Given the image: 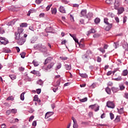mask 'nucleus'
Listing matches in <instances>:
<instances>
[{"label": "nucleus", "mask_w": 128, "mask_h": 128, "mask_svg": "<svg viewBox=\"0 0 128 128\" xmlns=\"http://www.w3.org/2000/svg\"><path fill=\"white\" fill-rule=\"evenodd\" d=\"M92 54L90 50H88L86 54L82 56V60L85 62H88V60L90 58V54Z\"/></svg>", "instance_id": "obj_1"}, {"label": "nucleus", "mask_w": 128, "mask_h": 128, "mask_svg": "<svg viewBox=\"0 0 128 128\" xmlns=\"http://www.w3.org/2000/svg\"><path fill=\"white\" fill-rule=\"evenodd\" d=\"M55 64L56 63L54 62H52L50 64H48L46 67L45 66H44L42 67V70H44L45 72H48V70H50V68H52Z\"/></svg>", "instance_id": "obj_2"}, {"label": "nucleus", "mask_w": 128, "mask_h": 128, "mask_svg": "<svg viewBox=\"0 0 128 128\" xmlns=\"http://www.w3.org/2000/svg\"><path fill=\"white\" fill-rule=\"evenodd\" d=\"M0 42H1V44H8V40L5 38L0 37Z\"/></svg>", "instance_id": "obj_3"}, {"label": "nucleus", "mask_w": 128, "mask_h": 128, "mask_svg": "<svg viewBox=\"0 0 128 128\" xmlns=\"http://www.w3.org/2000/svg\"><path fill=\"white\" fill-rule=\"evenodd\" d=\"M106 106L108 108H114L116 106L114 105V103L112 101H108L106 102Z\"/></svg>", "instance_id": "obj_4"}, {"label": "nucleus", "mask_w": 128, "mask_h": 128, "mask_svg": "<svg viewBox=\"0 0 128 128\" xmlns=\"http://www.w3.org/2000/svg\"><path fill=\"white\" fill-rule=\"evenodd\" d=\"M73 40H74L78 44L80 48H84V44H81L82 39L80 42H78V40L76 38L75 36L74 38H73Z\"/></svg>", "instance_id": "obj_5"}, {"label": "nucleus", "mask_w": 128, "mask_h": 128, "mask_svg": "<svg viewBox=\"0 0 128 128\" xmlns=\"http://www.w3.org/2000/svg\"><path fill=\"white\" fill-rule=\"evenodd\" d=\"M120 5V2L118 0H116L114 4V8L115 10H118V6Z\"/></svg>", "instance_id": "obj_6"}, {"label": "nucleus", "mask_w": 128, "mask_h": 128, "mask_svg": "<svg viewBox=\"0 0 128 128\" xmlns=\"http://www.w3.org/2000/svg\"><path fill=\"white\" fill-rule=\"evenodd\" d=\"M72 120L74 122L73 128H78V122H76V120L74 117H72Z\"/></svg>", "instance_id": "obj_7"}, {"label": "nucleus", "mask_w": 128, "mask_h": 128, "mask_svg": "<svg viewBox=\"0 0 128 128\" xmlns=\"http://www.w3.org/2000/svg\"><path fill=\"white\" fill-rule=\"evenodd\" d=\"M40 51L41 52H48V48H46V46L42 44L41 48H40Z\"/></svg>", "instance_id": "obj_8"}, {"label": "nucleus", "mask_w": 128, "mask_h": 128, "mask_svg": "<svg viewBox=\"0 0 128 128\" xmlns=\"http://www.w3.org/2000/svg\"><path fill=\"white\" fill-rule=\"evenodd\" d=\"M54 114V112H47L45 115V118H50V116H52Z\"/></svg>", "instance_id": "obj_9"}, {"label": "nucleus", "mask_w": 128, "mask_h": 128, "mask_svg": "<svg viewBox=\"0 0 128 128\" xmlns=\"http://www.w3.org/2000/svg\"><path fill=\"white\" fill-rule=\"evenodd\" d=\"M118 10V14H122L124 12V8L121 7L120 8H118L116 9Z\"/></svg>", "instance_id": "obj_10"}, {"label": "nucleus", "mask_w": 128, "mask_h": 128, "mask_svg": "<svg viewBox=\"0 0 128 128\" xmlns=\"http://www.w3.org/2000/svg\"><path fill=\"white\" fill-rule=\"evenodd\" d=\"M26 40L24 39V38H20L18 39V44H20V46H22V44H24Z\"/></svg>", "instance_id": "obj_11"}, {"label": "nucleus", "mask_w": 128, "mask_h": 128, "mask_svg": "<svg viewBox=\"0 0 128 128\" xmlns=\"http://www.w3.org/2000/svg\"><path fill=\"white\" fill-rule=\"evenodd\" d=\"M42 44H38L34 46V48L37 50H40V48H42Z\"/></svg>", "instance_id": "obj_12"}, {"label": "nucleus", "mask_w": 128, "mask_h": 128, "mask_svg": "<svg viewBox=\"0 0 128 128\" xmlns=\"http://www.w3.org/2000/svg\"><path fill=\"white\" fill-rule=\"evenodd\" d=\"M107 26L105 28V30L107 31L108 32V30H110L112 28V24H107Z\"/></svg>", "instance_id": "obj_13"}, {"label": "nucleus", "mask_w": 128, "mask_h": 128, "mask_svg": "<svg viewBox=\"0 0 128 128\" xmlns=\"http://www.w3.org/2000/svg\"><path fill=\"white\" fill-rule=\"evenodd\" d=\"M23 32H24V28H22L21 27H18L17 32L21 34L22 36V34H24V33H22Z\"/></svg>", "instance_id": "obj_14"}, {"label": "nucleus", "mask_w": 128, "mask_h": 128, "mask_svg": "<svg viewBox=\"0 0 128 128\" xmlns=\"http://www.w3.org/2000/svg\"><path fill=\"white\" fill-rule=\"evenodd\" d=\"M14 36H15V40H20V36H22V35L19 33H18V32H15Z\"/></svg>", "instance_id": "obj_15"}, {"label": "nucleus", "mask_w": 128, "mask_h": 128, "mask_svg": "<svg viewBox=\"0 0 128 128\" xmlns=\"http://www.w3.org/2000/svg\"><path fill=\"white\" fill-rule=\"evenodd\" d=\"M52 58L49 57L44 62V64H48V62H52Z\"/></svg>", "instance_id": "obj_16"}, {"label": "nucleus", "mask_w": 128, "mask_h": 128, "mask_svg": "<svg viewBox=\"0 0 128 128\" xmlns=\"http://www.w3.org/2000/svg\"><path fill=\"white\" fill-rule=\"evenodd\" d=\"M88 108H91V110H94V112H96V104L90 105L89 106Z\"/></svg>", "instance_id": "obj_17"}, {"label": "nucleus", "mask_w": 128, "mask_h": 128, "mask_svg": "<svg viewBox=\"0 0 128 128\" xmlns=\"http://www.w3.org/2000/svg\"><path fill=\"white\" fill-rule=\"evenodd\" d=\"M46 32H52V28L51 26L48 27L45 29Z\"/></svg>", "instance_id": "obj_18"}, {"label": "nucleus", "mask_w": 128, "mask_h": 128, "mask_svg": "<svg viewBox=\"0 0 128 128\" xmlns=\"http://www.w3.org/2000/svg\"><path fill=\"white\" fill-rule=\"evenodd\" d=\"M59 11L60 12H62V14H66V10L64 9V8L62 6H60L59 8Z\"/></svg>", "instance_id": "obj_19"}, {"label": "nucleus", "mask_w": 128, "mask_h": 128, "mask_svg": "<svg viewBox=\"0 0 128 128\" xmlns=\"http://www.w3.org/2000/svg\"><path fill=\"white\" fill-rule=\"evenodd\" d=\"M64 67L66 70H72V65L70 64H66L64 65Z\"/></svg>", "instance_id": "obj_20"}, {"label": "nucleus", "mask_w": 128, "mask_h": 128, "mask_svg": "<svg viewBox=\"0 0 128 128\" xmlns=\"http://www.w3.org/2000/svg\"><path fill=\"white\" fill-rule=\"evenodd\" d=\"M12 50H10V48H4L3 49V52H5L6 54H10V52H11Z\"/></svg>", "instance_id": "obj_21"}, {"label": "nucleus", "mask_w": 128, "mask_h": 128, "mask_svg": "<svg viewBox=\"0 0 128 128\" xmlns=\"http://www.w3.org/2000/svg\"><path fill=\"white\" fill-rule=\"evenodd\" d=\"M96 32V30L94 28H92L88 32L87 36H88L90 34H94Z\"/></svg>", "instance_id": "obj_22"}, {"label": "nucleus", "mask_w": 128, "mask_h": 128, "mask_svg": "<svg viewBox=\"0 0 128 128\" xmlns=\"http://www.w3.org/2000/svg\"><path fill=\"white\" fill-rule=\"evenodd\" d=\"M118 112L120 114H122L124 111V108H120V109L117 108Z\"/></svg>", "instance_id": "obj_23"}, {"label": "nucleus", "mask_w": 128, "mask_h": 128, "mask_svg": "<svg viewBox=\"0 0 128 128\" xmlns=\"http://www.w3.org/2000/svg\"><path fill=\"white\" fill-rule=\"evenodd\" d=\"M7 112H11L12 114H16L17 110L16 109H12L10 110H8Z\"/></svg>", "instance_id": "obj_24"}, {"label": "nucleus", "mask_w": 128, "mask_h": 128, "mask_svg": "<svg viewBox=\"0 0 128 128\" xmlns=\"http://www.w3.org/2000/svg\"><path fill=\"white\" fill-rule=\"evenodd\" d=\"M26 92H22L20 95V99L21 100H24V94Z\"/></svg>", "instance_id": "obj_25"}, {"label": "nucleus", "mask_w": 128, "mask_h": 128, "mask_svg": "<svg viewBox=\"0 0 128 128\" xmlns=\"http://www.w3.org/2000/svg\"><path fill=\"white\" fill-rule=\"evenodd\" d=\"M80 14L82 16H86V10H82L80 12Z\"/></svg>", "instance_id": "obj_26"}, {"label": "nucleus", "mask_w": 128, "mask_h": 128, "mask_svg": "<svg viewBox=\"0 0 128 128\" xmlns=\"http://www.w3.org/2000/svg\"><path fill=\"white\" fill-rule=\"evenodd\" d=\"M79 75H80V76H81V78H88V75H86V74L79 73Z\"/></svg>", "instance_id": "obj_27"}, {"label": "nucleus", "mask_w": 128, "mask_h": 128, "mask_svg": "<svg viewBox=\"0 0 128 128\" xmlns=\"http://www.w3.org/2000/svg\"><path fill=\"white\" fill-rule=\"evenodd\" d=\"M106 92L108 94H112V91L110 90V88L108 87H107L106 88Z\"/></svg>", "instance_id": "obj_28"}, {"label": "nucleus", "mask_w": 128, "mask_h": 128, "mask_svg": "<svg viewBox=\"0 0 128 128\" xmlns=\"http://www.w3.org/2000/svg\"><path fill=\"white\" fill-rule=\"evenodd\" d=\"M32 64L34 66H38L40 64H38V62H36V60L32 61Z\"/></svg>", "instance_id": "obj_29"}, {"label": "nucleus", "mask_w": 128, "mask_h": 128, "mask_svg": "<svg viewBox=\"0 0 128 128\" xmlns=\"http://www.w3.org/2000/svg\"><path fill=\"white\" fill-rule=\"evenodd\" d=\"M52 14H56V8H52Z\"/></svg>", "instance_id": "obj_30"}, {"label": "nucleus", "mask_w": 128, "mask_h": 128, "mask_svg": "<svg viewBox=\"0 0 128 128\" xmlns=\"http://www.w3.org/2000/svg\"><path fill=\"white\" fill-rule=\"evenodd\" d=\"M28 26L27 23H22L20 24V28H26Z\"/></svg>", "instance_id": "obj_31"}, {"label": "nucleus", "mask_w": 128, "mask_h": 128, "mask_svg": "<svg viewBox=\"0 0 128 128\" xmlns=\"http://www.w3.org/2000/svg\"><path fill=\"white\" fill-rule=\"evenodd\" d=\"M80 102H88V98L86 97L82 99H80Z\"/></svg>", "instance_id": "obj_32"}, {"label": "nucleus", "mask_w": 128, "mask_h": 128, "mask_svg": "<svg viewBox=\"0 0 128 128\" xmlns=\"http://www.w3.org/2000/svg\"><path fill=\"white\" fill-rule=\"evenodd\" d=\"M112 91L113 92H118V88L112 87Z\"/></svg>", "instance_id": "obj_33"}, {"label": "nucleus", "mask_w": 128, "mask_h": 128, "mask_svg": "<svg viewBox=\"0 0 128 128\" xmlns=\"http://www.w3.org/2000/svg\"><path fill=\"white\" fill-rule=\"evenodd\" d=\"M128 70H125L122 72V76H128Z\"/></svg>", "instance_id": "obj_34"}, {"label": "nucleus", "mask_w": 128, "mask_h": 128, "mask_svg": "<svg viewBox=\"0 0 128 128\" xmlns=\"http://www.w3.org/2000/svg\"><path fill=\"white\" fill-rule=\"evenodd\" d=\"M98 50H100L102 54H104L106 52V50L104 48H98Z\"/></svg>", "instance_id": "obj_35"}, {"label": "nucleus", "mask_w": 128, "mask_h": 128, "mask_svg": "<svg viewBox=\"0 0 128 128\" xmlns=\"http://www.w3.org/2000/svg\"><path fill=\"white\" fill-rule=\"evenodd\" d=\"M37 84H39V86H42V84H44V82L42 80H39L37 81Z\"/></svg>", "instance_id": "obj_36"}, {"label": "nucleus", "mask_w": 128, "mask_h": 128, "mask_svg": "<svg viewBox=\"0 0 128 128\" xmlns=\"http://www.w3.org/2000/svg\"><path fill=\"white\" fill-rule=\"evenodd\" d=\"M120 122V116H116L115 119V122Z\"/></svg>", "instance_id": "obj_37"}, {"label": "nucleus", "mask_w": 128, "mask_h": 128, "mask_svg": "<svg viewBox=\"0 0 128 128\" xmlns=\"http://www.w3.org/2000/svg\"><path fill=\"white\" fill-rule=\"evenodd\" d=\"M9 76L12 80L16 78V75H10Z\"/></svg>", "instance_id": "obj_38"}, {"label": "nucleus", "mask_w": 128, "mask_h": 128, "mask_svg": "<svg viewBox=\"0 0 128 128\" xmlns=\"http://www.w3.org/2000/svg\"><path fill=\"white\" fill-rule=\"evenodd\" d=\"M34 102H38V96L35 95L34 98Z\"/></svg>", "instance_id": "obj_39"}, {"label": "nucleus", "mask_w": 128, "mask_h": 128, "mask_svg": "<svg viewBox=\"0 0 128 128\" xmlns=\"http://www.w3.org/2000/svg\"><path fill=\"white\" fill-rule=\"evenodd\" d=\"M60 84V80H58L56 81V84L54 85V86H58Z\"/></svg>", "instance_id": "obj_40"}, {"label": "nucleus", "mask_w": 128, "mask_h": 128, "mask_svg": "<svg viewBox=\"0 0 128 128\" xmlns=\"http://www.w3.org/2000/svg\"><path fill=\"white\" fill-rule=\"evenodd\" d=\"M14 96H10L7 98L6 100H14Z\"/></svg>", "instance_id": "obj_41"}, {"label": "nucleus", "mask_w": 128, "mask_h": 128, "mask_svg": "<svg viewBox=\"0 0 128 128\" xmlns=\"http://www.w3.org/2000/svg\"><path fill=\"white\" fill-rule=\"evenodd\" d=\"M122 80V78L120 76L114 78V80H116L117 82H120V80Z\"/></svg>", "instance_id": "obj_42"}, {"label": "nucleus", "mask_w": 128, "mask_h": 128, "mask_svg": "<svg viewBox=\"0 0 128 128\" xmlns=\"http://www.w3.org/2000/svg\"><path fill=\"white\" fill-rule=\"evenodd\" d=\"M20 54L22 58H24L26 57V52H21Z\"/></svg>", "instance_id": "obj_43"}, {"label": "nucleus", "mask_w": 128, "mask_h": 128, "mask_svg": "<svg viewBox=\"0 0 128 128\" xmlns=\"http://www.w3.org/2000/svg\"><path fill=\"white\" fill-rule=\"evenodd\" d=\"M110 120H114V114H112V112H110Z\"/></svg>", "instance_id": "obj_44"}, {"label": "nucleus", "mask_w": 128, "mask_h": 128, "mask_svg": "<svg viewBox=\"0 0 128 128\" xmlns=\"http://www.w3.org/2000/svg\"><path fill=\"white\" fill-rule=\"evenodd\" d=\"M0 34H4V29L2 28H0Z\"/></svg>", "instance_id": "obj_45"}, {"label": "nucleus", "mask_w": 128, "mask_h": 128, "mask_svg": "<svg viewBox=\"0 0 128 128\" xmlns=\"http://www.w3.org/2000/svg\"><path fill=\"white\" fill-rule=\"evenodd\" d=\"M104 22L106 24H110L108 22V18H104Z\"/></svg>", "instance_id": "obj_46"}, {"label": "nucleus", "mask_w": 128, "mask_h": 128, "mask_svg": "<svg viewBox=\"0 0 128 128\" xmlns=\"http://www.w3.org/2000/svg\"><path fill=\"white\" fill-rule=\"evenodd\" d=\"M52 4H50L49 5H48L46 8V10L48 12V10H50V8L52 7Z\"/></svg>", "instance_id": "obj_47"}, {"label": "nucleus", "mask_w": 128, "mask_h": 128, "mask_svg": "<svg viewBox=\"0 0 128 128\" xmlns=\"http://www.w3.org/2000/svg\"><path fill=\"white\" fill-rule=\"evenodd\" d=\"M34 116H30L28 119V122H32V120H34Z\"/></svg>", "instance_id": "obj_48"}, {"label": "nucleus", "mask_w": 128, "mask_h": 128, "mask_svg": "<svg viewBox=\"0 0 128 128\" xmlns=\"http://www.w3.org/2000/svg\"><path fill=\"white\" fill-rule=\"evenodd\" d=\"M120 90H124V85H120L119 86Z\"/></svg>", "instance_id": "obj_49"}, {"label": "nucleus", "mask_w": 128, "mask_h": 128, "mask_svg": "<svg viewBox=\"0 0 128 128\" xmlns=\"http://www.w3.org/2000/svg\"><path fill=\"white\" fill-rule=\"evenodd\" d=\"M62 68V64L59 63L56 66V68L57 70H60V68Z\"/></svg>", "instance_id": "obj_50"}, {"label": "nucleus", "mask_w": 128, "mask_h": 128, "mask_svg": "<svg viewBox=\"0 0 128 128\" xmlns=\"http://www.w3.org/2000/svg\"><path fill=\"white\" fill-rule=\"evenodd\" d=\"M36 92L38 94H40V92H42V89L38 88L36 90Z\"/></svg>", "instance_id": "obj_51"}, {"label": "nucleus", "mask_w": 128, "mask_h": 128, "mask_svg": "<svg viewBox=\"0 0 128 128\" xmlns=\"http://www.w3.org/2000/svg\"><path fill=\"white\" fill-rule=\"evenodd\" d=\"M128 20V18L126 16H124L123 18V22L124 24H126V20Z\"/></svg>", "instance_id": "obj_52"}, {"label": "nucleus", "mask_w": 128, "mask_h": 128, "mask_svg": "<svg viewBox=\"0 0 128 128\" xmlns=\"http://www.w3.org/2000/svg\"><path fill=\"white\" fill-rule=\"evenodd\" d=\"M70 20L71 22H74V16H72V14L70 15Z\"/></svg>", "instance_id": "obj_53"}, {"label": "nucleus", "mask_w": 128, "mask_h": 128, "mask_svg": "<svg viewBox=\"0 0 128 128\" xmlns=\"http://www.w3.org/2000/svg\"><path fill=\"white\" fill-rule=\"evenodd\" d=\"M115 48H118V42H114V46Z\"/></svg>", "instance_id": "obj_54"}, {"label": "nucleus", "mask_w": 128, "mask_h": 128, "mask_svg": "<svg viewBox=\"0 0 128 128\" xmlns=\"http://www.w3.org/2000/svg\"><path fill=\"white\" fill-rule=\"evenodd\" d=\"M97 62H102V58H100V56H98L97 57Z\"/></svg>", "instance_id": "obj_55"}, {"label": "nucleus", "mask_w": 128, "mask_h": 128, "mask_svg": "<svg viewBox=\"0 0 128 128\" xmlns=\"http://www.w3.org/2000/svg\"><path fill=\"white\" fill-rule=\"evenodd\" d=\"M20 72H24V68L23 67H20L18 68Z\"/></svg>", "instance_id": "obj_56"}, {"label": "nucleus", "mask_w": 128, "mask_h": 128, "mask_svg": "<svg viewBox=\"0 0 128 128\" xmlns=\"http://www.w3.org/2000/svg\"><path fill=\"white\" fill-rule=\"evenodd\" d=\"M29 30L34 32V26H30Z\"/></svg>", "instance_id": "obj_57"}, {"label": "nucleus", "mask_w": 128, "mask_h": 128, "mask_svg": "<svg viewBox=\"0 0 128 128\" xmlns=\"http://www.w3.org/2000/svg\"><path fill=\"white\" fill-rule=\"evenodd\" d=\"M60 58H61L62 60H68V57H60Z\"/></svg>", "instance_id": "obj_58"}, {"label": "nucleus", "mask_w": 128, "mask_h": 128, "mask_svg": "<svg viewBox=\"0 0 128 128\" xmlns=\"http://www.w3.org/2000/svg\"><path fill=\"white\" fill-rule=\"evenodd\" d=\"M32 126H36V120L34 121L32 124Z\"/></svg>", "instance_id": "obj_59"}, {"label": "nucleus", "mask_w": 128, "mask_h": 128, "mask_svg": "<svg viewBox=\"0 0 128 128\" xmlns=\"http://www.w3.org/2000/svg\"><path fill=\"white\" fill-rule=\"evenodd\" d=\"M112 1L110 0H106V3L108 4H112Z\"/></svg>", "instance_id": "obj_60"}, {"label": "nucleus", "mask_w": 128, "mask_h": 128, "mask_svg": "<svg viewBox=\"0 0 128 128\" xmlns=\"http://www.w3.org/2000/svg\"><path fill=\"white\" fill-rule=\"evenodd\" d=\"M40 18H44V13H41L39 15Z\"/></svg>", "instance_id": "obj_61"}, {"label": "nucleus", "mask_w": 128, "mask_h": 128, "mask_svg": "<svg viewBox=\"0 0 128 128\" xmlns=\"http://www.w3.org/2000/svg\"><path fill=\"white\" fill-rule=\"evenodd\" d=\"M112 74V72L109 71L107 72V76H110Z\"/></svg>", "instance_id": "obj_62"}, {"label": "nucleus", "mask_w": 128, "mask_h": 128, "mask_svg": "<svg viewBox=\"0 0 128 128\" xmlns=\"http://www.w3.org/2000/svg\"><path fill=\"white\" fill-rule=\"evenodd\" d=\"M6 126L4 124H3L1 125V128H6Z\"/></svg>", "instance_id": "obj_63"}, {"label": "nucleus", "mask_w": 128, "mask_h": 128, "mask_svg": "<svg viewBox=\"0 0 128 128\" xmlns=\"http://www.w3.org/2000/svg\"><path fill=\"white\" fill-rule=\"evenodd\" d=\"M124 98H128V93L124 94Z\"/></svg>", "instance_id": "obj_64"}]
</instances>
